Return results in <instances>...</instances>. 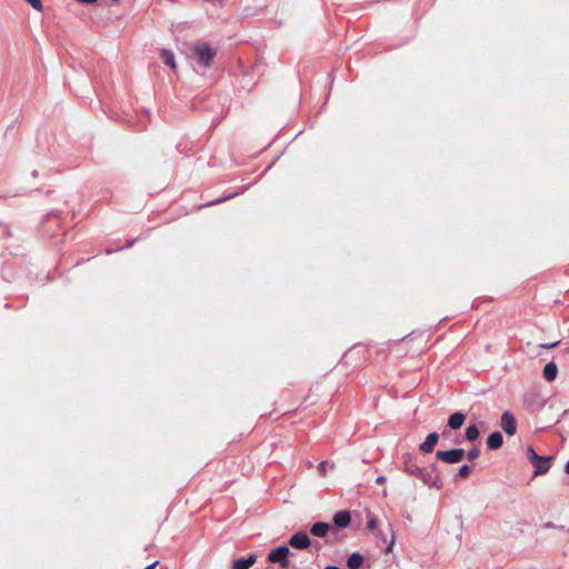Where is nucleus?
Segmentation results:
<instances>
[{"label":"nucleus","instance_id":"nucleus-27","mask_svg":"<svg viewBox=\"0 0 569 569\" xmlns=\"http://www.w3.org/2000/svg\"><path fill=\"white\" fill-rule=\"evenodd\" d=\"M77 1L80 2V3H88L89 4V3H94L98 0H77Z\"/></svg>","mask_w":569,"mask_h":569},{"label":"nucleus","instance_id":"nucleus-9","mask_svg":"<svg viewBox=\"0 0 569 569\" xmlns=\"http://www.w3.org/2000/svg\"><path fill=\"white\" fill-rule=\"evenodd\" d=\"M351 521V516L349 511L342 510L335 515L333 522L339 528H346L349 526Z\"/></svg>","mask_w":569,"mask_h":569},{"label":"nucleus","instance_id":"nucleus-5","mask_svg":"<svg viewBox=\"0 0 569 569\" xmlns=\"http://www.w3.org/2000/svg\"><path fill=\"white\" fill-rule=\"evenodd\" d=\"M289 545L292 548L303 550V549H307L311 545V540L306 532L299 531V532L295 533L293 536H291V538L289 539Z\"/></svg>","mask_w":569,"mask_h":569},{"label":"nucleus","instance_id":"nucleus-28","mask_svg":"<svg viewBox=\"0 0 569 569\" xmlns=\"http://www.w3.org/2000/svg\"><path fill=\"white\" fill-rule=\"evenodd\" d=\"M157 565H158V561H154L151 565H149L148 567H146L144 569H153Z\"/></svg>","mask_w":569,"mask_h":569},{"label":"nucleus","instance_id":"nucleus-20","mask_svg":"<svg viewBox=\"0 0 569 569\" xmlns=\"http://www.w3.org/2000/svg\"><path fill=\"white\" fill-rule=\"evenodd\" d=\"M479 455H480L479 448L478 447H473L471 450L468 451L467 458L469 460H475V459H477L479 457Z\"/></svg>","mask_w":569,"mask_h":569},{"label":"nucleus","instance_id":"nucleus-23","mask_svg":"<svg viewBox=\"0 0 569 569\" xmlns=\"http://www.w3.org/2000/svg\"><path fill=\"white\" fill-rule=\"evenodd\" d=\"M389 529H390V531H391V540H390V542H389V545H388V547H387V552H389V551H391V550H392V547H393V545H395V540H396L395 532H393V530H392V526H391V525H389Z\"/></svg>","mask_w":569,"mask_h":569},{"label":"nucleus","instance_id":"nucleus-32","mask_svg":"<svg viewBox=\"0 0 569 569\" xmlns=\"http://www.w3.org/2000/svg\"><path fill=\"white\" fill-rule=\"evenodd\" d=\"M222 200H223V199H217V200H214V201L210 202V204L219 203V202H221Z\"/></svg>","mask_w":569,"mask_h":569},{"label":"nucleus","instance_id":"nucleus-16","mask_svg":"<svg viewBox=\"0 0 569 569\" xmlns=\"http://www.w3.org/2000/svg\"><path fill=\"white\" fill-rule=\"evenodd\" d=\"M161 59L170 68L176 69V60H174V54L172 51L163 49L161 51Z\"/></svg>","mask_w":569,"mask_h":569},{"label":"nucleus","instance_id":"nucleus-1","mask_svg":"<svg viewBox=\"0 0 569 569\" xmlns=\"http://www.w3.org/2000/svg\"><path fill=\"white\" fill-rule=\"evenodd\" d=\"M403 471L410 476L417 477L429 488L439 490L443 486V481L436 465H431L428 468L419 467L409 453L403 456Z\"/></svg>","mask_w":569,"mask_h":569},{"label":"nucleus","instance_id":"nucleus-8","mask_svg":"<svg viewBox=\"0 0 569 569\" xmlns=\"http://www.w3.org/2000/svg\"><path fill=\"white\" fill-rule=\"evenodd\" d=\"M439 441V435L437 432H430L425 441L419 446V450L422 452V453H430L432 452L435 446L438 443Z\"/></svg>","mask_w":569,"mask_h":569},{"label":"nucleus","instance_id":"nucleus-11","mask_svg":"<svg viewBox=\"0 0 569 569\" xmlns=\"http://www.w3.org/2000/svg\"><path fill=\"white\" fill-rule=\"evenodd\" d=\"M330 530V525L328 522H316L311 526L310 532L316 537H326Z\"/></svg>","mask_w":569,"mask_h":569},{"label":"nucleus","instance_id":"nucleus-10","mask_svg":"<svg viewBox=\"0 0 569 569\" xmlns=\"http://www.w3.org/2000/svg\"><path fill=\"white\" fill-rule=\"evenodd\" d=\"M503 443L502 435L499 431H495L487 438V447L490 450L499 449Z\"/></svg>","mask_w":569,"mask_h":569},{"label":"nucleus","instance_id":"nucleus-15","mask_svg":"<svg viewBox=\"0 0 569 569\" xmlns=\"http://www.w3.org/2000/svg\"><path fill=\"white\" fill-rule=\"evenodd\" d=\"M363 565V557L360 553H352L347 560L349 569H360Z\"/></svg>","mask_w":569,"mask_h":569},{"label":"nucleus","instance_id":"nucleus-14","mask_svg":"<svg viewBox=\"0 0 569 569\" xmlns=\"http://www.w3.org/2000/svg\"><path fill=\"white\" fill-rule=\"evenodd\" d=\"M558 368L555 362H549L543 368V377L547 381H553L557 377Z\"/></svg>","mask_w":569,"mask_h":569},{"label":"nucleus","instance_id":"nucleus-4","mask_svg":"<svg viewBox=\"0 0 569 569\" xmlns=\"http://www.w3.org/2000/svg\"><path fill=\"white\" fill-rule=\"evenodd\" d=\"M437 459L446 463H458L465 457V450L462 448H455L450 450H438L436 452Z\"/></svg>","mask_w":569,"mask_h":569},{"label":"nucleus","instance_id":"nucleus-29","mask_svg":"<svg viewBox=\"0 0 569 569\" xmlns=\"http://www.w3.org/2000/svg\"><path fill=\"white\" fill-rule=\"evenodd\" d=\"M546 528H556V525L552 522H547Z\"/></svg>","mask_w":569,"mask_h":569},{"label":"nucleus","instance_id":"nucleus-26","mask_svg":"<svg viewBox=\"0 0 569 569\" xmlns=\"http://www.w3.org/2000/svg\"><path fill=\"white\" fill-rule=\"evenodd\" d=\"M386 482V477L385 476H379L377 479H376V483L377 485H383Z\"/></svg>","mask_w":569,"mask_h":569},{"label":"nucleus","instance_id":"nucleus-25","mask_svg":"<svg viewBox=\"0 0 569 569\" xmlns=\"http://www.w3.org/2000/svg\"><path fill=\"white\" fill-rule=\"evenodd\" d=\"M558 345H559V341H555L552 343H542V345H540V347L543 348V349H551V348H555Z\"/></svg>","mask_w":569,"mask_h":569},{"label":"nucleus","instance_id":"nucleus-19","mask_svg":"<svg viewBox=\"0 0 569 569\" xmlns=\"http://www.w3.org/2000/svg\"><path fill=\"white\" fill-rule=\"evenodd\" d=\"M527 458L532 463L537 460H539V455L533 450L532 447H528L526 449Z\"/></svg>","mask_w":569,"mask_h":569},{"label":"nucleus","instance_id":"nucleus-7","mask_svg":"<svg viewBox=\"0 0 569 569\" xmlns=\"http://www.w3.org/2000/svg\"><path fill=\"white\" fill-rule=\"evenodd\" d=\"M550 460L551 457L549 456H539V460L531 463L535 467L533 476L547 473L551 467Z\"/></svg>","mask_w":569,"mask_h":569},{"label":"nucleus","instance_id":"nucleus-6","mask_svg":"<svg viewBox=\"0 0 569 569\" xmlns=\"http://www.w3.org/2000/svg\"><path fill=\"white\" fill-rule=\"evenodd\" d=\"M500 426L505 430L506 433H508L510 436L515 435L516 429H517V422H516L515 416L509 411H505L501 416Z\"/></svg>","mask_w":569,"mask_h":569},{"label":"nucleus","instance_id":"nucleus-30","mask_svg":"<svg viewBox=\"0 0 569 569\" xmlns=\"http://www.w3.org/2000/svg\"><path fill=\"white\" fill-rule=\"evenodd\" d=\"M565 471L569 475V461L565 466Z\"/></svg>","mask_w":569,"mask_h":569},{"label":"nucleus","instance_id":"nucleus-24","mask_svg":"<svg viewBox=\"0 0 569 569\" xmlns=\"http://www.w3.org/2000/svg\"><path fill=\"white\" fill-rule=\"evenodd\" d=\"M327 466H328V462L327 461H322V462H320V465L318 467L319 473L322 477H325L327 475Z\"/></svg>","mask_w":569,"mask_h":569},{"label":"nucleus","instance_id":"nucleus-17","mask_svg":"<svg viewBox=\"0 0 569 569\" xmlns=\"http://www.w3.org/2000/svg\"><path fill=\"white\" fill-rule=\"evenodd\" d=\"M479 437V429L476 425H470L466 429V438L469 441H475Z\"/></svg>","mask_w":569,"mask_h":569},{"label":"nucleus","instance_id":"nucleus-18","mask_svg":"<svg viewBox=\"0 0 569 569\" xmlns=\"http://www.w3.org/2000/svg\"><path fill=\"white\" fill-rule=\"evenodd\" d=\"M368 528L375 532L378 537L381 536L380 531L378 530V519L373 515L368 516Z\"/></svg>","mask_w":569,"mask_h":569},{"label":"nucleus","instance_id":"nucleus-3","mask_svg":"<svg viewBox=\"0 0 569 569\" xmlns=\"http://www.w3.org/2000/svg\"><path fill=\"white\" fill-rule=\"evenodd\" d=\"M289 553L290 550L287 546H279L270 551L268 555V560L272 563H279L281 568L286 569L290 563L288 559Z\"/></svg>","mask_w":569,"mask_h":569},{"label":"nucleus","instance_id":"nucleus-2","mask_svg":"<svg viewBox=\"0 0 569 569\" xmlns=\"http://www.w3.org/2000/svg\"><path fill=\"white\" fill-rule=\"evenodd\" d=\"M197 60L200 64L209 67L216 56V51L210 47L209 43L201 42L193 48Z\"/></svg>","mask_w":569,"mask_h":569},{"label":"nucleus","instance_id":"nucleus-31","mask_svg":"<svg viewBox=\"0 0 569 569\" xmlns=\"http://www.w3.org/2000/svg\"><path fill=\"white\" fill-rule=\"evenodd\" d=\"M325 569H340V568L337 566H327Z\"/></svg>","mask_w":569,"mask_h":569},{"label":"nucleus","instance_id":"nucleus-21","mask_svg":"<svg viewBox=\"0 0 569 569\" xmlns=\"http://www.w3.org/2000/svg\"><path fill=\"white\" fill-rule=\"evenodd\" d=\"M34 10L41 11L43 9L41 0H26Z\"/></svg>","mask_w":569,"mask_h":569},{"label":"nucleus","instance_id":"nucleus-22","mask_svg":"<svg viewBox=\"0 0 569 569\" xmlns=\"http://www.w3.org/2000/svg\"><path fill=\"white\" fill-rule=\"evenodd\" d=\"M470 472V467L468 465H463L459 471H458V477L460 478H466Z\"/></svg>","mask_w":569,"mask_h":569},{"label":"nucleus","instance_id":"nucleus-13","mask_svg":"<svg viewBox=\"0 0 569 569\" xmlns=\"http://www.w3.org/2000/svg\"><path fill=\"white\" fill-rule=\"evenodd\" d=\"M465 420H466L465 413H462V412H455V413H452L449 417L448 426L452 430H457V429L461 428V426L463 425Z\"/></svg>","mask_w":569,"mask_h":569},{"label":"nucleus","instance_id":"nucleus-12","mask_svg":"<svg viewBox=\"0 0 569 569\" xmlns=\"http://www.w3.org/2000/svg\"><path fill=\"white\" fill-rule=\"evenodd\" d=\"M257 561L256 555H250L248 558H240L233 562L232 569H249Z\"/></svg>","mask_w":569,"mask_h":569}]
</instances>
